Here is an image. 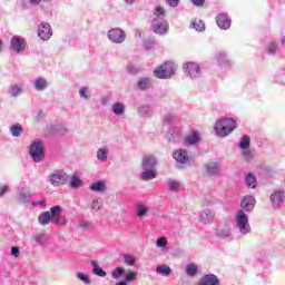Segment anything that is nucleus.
<instances>
[{
  "label": "nucleus",
  "instance_id": "obj_33",
  "mask_svg": "<svg viewBox=\"0 0 285 285\" xmlns=\"http://www.w3.org/2000/svg\"><path fill=\"white\" fill-rule=\"evenodd\" d=\"M138 90H148L150 88V78H140L137 82Z\"/></svg>",
  "mask_w": 285,
  "mask_h": 285
},
{
  "label": "nucleus",
  "instance_id": "obj_45",
  "mask_svg": "<svg viewBox=\"0 0 285 285\" xmlns=\"http://www.w3.org/2000/svg\"><path fill=\"white\" fill-rule=\"evenodd\" d=\"M168 245V239L166 237H159L156 240V246L158 248H166V246Z\"/></svg>",
  "mask_w": 285,
  "mask_h": 285
},
{
  "label": "nucleus",
  "instance_id": "obj_11",
  "mask_svg": "<svg viewBox=\"0 0 285 285\" xmlns=\"http://www.w3.org/2000/svg\"><path fill=\"white\" fill-rule=\"evenodd\" d=\"M52 222L56 226H66V220L61 219V206L57 205L50 208Z\"/></svg>",
  "mask_w": 285,
  "mask_h": 285
},
{
  "label": "nucleus",
  "instance_id": "obj_12",
  "mask_svg": "<svg viewBox=\"0 0 285 285\" xmlns=\"http://www.w3.org/2000/svg\"><path fill=\"white\" fill-rule=\"evenodd\" d=\"M216 23L220 30H228L230 28L232 20L226 13H219L216 17Z\"/></svg>",
  "mask_w": 285,
  "mask_h": 285
},
{
  "label": "nucleus",
  "instance_id": "obj_21",
  "mask_svg": "<svg viewBox=\"0 0 285 285\" xmlns=\"http://www.w3.org/2000/svg\"><path fill=\"white\" fill-rule=\"evenodd\" d=\"M10 97L17 98L19 95H23V83H12L9 87Z\"/></svg>",
  "mask_w": 285,
  "mask_h": 285
},
{
  "label": "nucleus",
  "instance_id": "obj_64",
  "mask_svg": "<svg viewBox=\"0 0 285 285\" xmlns=\"http://www.w3.org/2000/svg\"><path fill=\"white\" fill-rule=\"evenodd\" d=\"M282 43L285 45V37L282 38Z\"/></svg>",
  "mask_w": 285,
  "mask_h": 285
},
{
  "label": "nucleus",
  "instance_id": "obj_17",
  "mask_svg": "<svg viewBox=\"0 0 285 285\" xmlns=\"http://www.w3.org/2000/svg\"><path fill=\"white\" fill-rule=\"evenodd\" d=\"M142 170H155V166H157V158L155 156H145L142 158Z\"/></svg>",
  "mask_w": 285,
  "mask_h": 285
},
{
  "label": "nucleus",
  "instance_id": "obj_63",
  "mask_svg": "<svg viewBox=\"0 0 285 285\" xmlns=\"http://www.w3.org/2000/svg\"><path fill=\"white\" fill-rule=\"evenodd\" d=\"M80 226H81V227L88 226V222H81V223H80Z\"/></svg>",
  "mask_w": 285,
  "mask_h": 285
},
{
  "label": "nucleus",
  "instance_id": "obj_20",
  "mask_svg": "<svg viewBox=\"0 0 285 285\" xmlns=\"http://www.w3.org/2000/svg\"><path fill=\"white\" fill-rule=\"evenodd\" d=\"M206 173L209 177H217V175H219V165H217L216 161L207 163Z\"/></svg>",
  "mask_w": 285,
  "mask_h": 285
},
{
  "label": "nucleus",
  "instance_id": "obj_41",
  "mask_svg": "<svg viewBox=\"0 0 285 285\" xmlns=\"http://www.w3.org/2000/svg\"><path fill=\"white\" fill-rule=\"evenodd\" d=\"M136 213L137 216L141 219V217H145V215L148 213V207L139 204L136 206Z\"/></svg>",
  "mask_w": 285,
  "mask_h": 285
},
{
  "label": "nucleus",
  "instance_id": "obj_58",
  "mask_svg": "<svg viewBox=\"0 0 285 285\" xmlns=\"http://www.w3.org/2000/svg\"><path fill=\"white\" fill-rule=\"evenodd\" d=\"M11 255L13 257H19V247L17 246L11 247Z\"/></svg>",
  "mask_w": 285,
  "mask_h": 285
},
{
  "label": "nucleus",
  "instance_id": "obj_38",
  "mask_svg": "<svg viewBox=\"0 0 285 285\" xmlns=\"http://www.w3.org/2000/svg\"><path fill=\"white\" fill-rule=\"evenodd\" d=\"M216 237L219 239H227V237H230V228L217 229Z\"/></svg>",
  "mask_w": 285,
  "mask_h": 285
},
{
  "label": "nucleus",
  "instance_id": "obj_49",
  "mask_svg": "<svg viewBox=\"0 0 285 285\" xmlns=\"http://www.w3.org/2000/svg\"><path fill=\"white\" fill-rule=\"evenodd\" d=\"M267 52L268 55H275L277 52V45H275V42H271L267 46Z\"/></svg>",
  "mask_w": 285,
  "mask_h": 285
},
{
  "label": "nucleus",
  "instance_id": "obj_10",
  "mask_svg": "<svg viewBox=\"0 0 285 285\" xmlns=\"http://www.w3.org/2000/svg\"><path fill=\"white\" fill-rule=\"evenodd\" d=\"M173 157L177 164L184 165L190 161V156L186 149H176L173 153Z\"/></svg>",
  "mask_w": 285,
  "mask_h": 285
},
{
  "label": "nucleus",
  "instance_id": "obj_39",
  "mask_svg": "<svg viewBox=\"0 0 285 285\" xmlns=\"http://www.w3.org/2000/svg\"><path fill=\"white\" fill-rule=\"evenodd\" d=\"M247 148H250V137L245 135L242 137V139L239 141V149L246 150Z\"/></svg>",
  "mask_w": 285,
  "mask_h": 285
},
{
  "label": "nucleus",
  "instance_id": "obj_48",
  "mask_svg": "<svg viewBox=\"0 0 285 285\" xmlns=\"http://www.w3.org/2000/svg\"><path fill=\"white\" fill-rule=\"evenodd\" d=\"M77 277L78 279H80V282H83V284H90V276H88L87 274L78 273Z\"/></svg>",
  "mask_w": 285,
  "mask_h": 285
},
{
  "label": "nucleus",
  "instance_id": "obj_52",
  "mask_svg": "<svg viewBox=\"0 0 285 285\" xmlns=\"http://www.w3.org/2000/svg\"><path fill=\"white\" fill-rule=\"evenodd\" d=\"M155 43H156L155 39H148L145 41V48L150 50V48H153L155 46Z\"/></svg>",
  "mask_w": 285,
  "mask_h": 285
},
{
  "label": "nucleus",
  "instance_id": "obj_25",
  "mask_svg": "<svg viewBox=\"0 0 285 285\" xmlns=\"http://www.w3.org/2000/svg\"><path fill=\"white\" fill-rule=\"evenodd\" d=\"M167 187L170 193H179L181 190V181L169 178L167 180Z\"/></svg>",
  "mask_w": 285,
  "mask_h": 285
},
{
  "label": "nucleus",
  "instance_id": "obj_61",
  "mask_svg": "<svg viewBox=\"0 0 285 285\" xmlns=\"http://www.w3.org/2000/svg\"><path fill=\"white\" fill-rule=\"evenodd\" d=\"M136 1L137 0H124V3H126V6H134Z\"/></svg>",
  "mask_w": 285,
  "mask_h": 285
},
{
  "label": "nucleus",
  "instance_id": "obj_23",
  "mask_svg": "<svg viewBox=\"0 0 285 285\" xmlns=\"http://www.w3.org/2000/svg\"><path fill=\"white\" fill-rule=\"evenodd\" d=\"M111 111L117 117H121V115H126V105H124V102L117 101L111 106Z\"/></svg>",
  "mask_w": 285,
  "mask_h": 285
},
{
  "label": "nucleus",
  "instance_id": "obj_55",
  "mask_svg": "<svg viewBox=\"0 0 285 285\" xmlns=\"http://www.w3.org/2000/svg\"><path fill=\"white\" fill-rule=\"evenodd\" d=\"M170 8H177L179 6V0H166Z\"/></svg>",
  "mask_w": 285,
  "mask_h": 285
},
{
  "label": "nucleus",
  "instance_id": "obj_54",
  "mask_svg": "<svg viewBox=\"0 0 285 285\" xmlns=\"http://www.w3.org/2000/svg\"><path fill=\"white\" fill-rule=\"evenodd\" d=\"M33 239L37 242V244H43V234H36Z\"/></svg>",
  "mask_w": 285,
  "mask_h": 285
},
{
  "label": "nucleus",
  "instance_id": "obj_62",
  "mask_svg": "<svg viewBox=\"0 0 285 285\" xmlns=\"http://www.w3.org/2000/svg\"><path fill=\"white\" fill-rule=\"evenodd\" d=\"M116 285H128V283L124 279V281L116 283Z\"/></svg>",
  "mask_w": 285,
  "mask_h": 285
},
{
  "label": "nucleus",
  "instance_id": "obj_6",
  "mask_svg": "<svg viewBox=\"0 0 285 285\" xmlns=\"http://www.w3.org/2000/svg\"><path fill=\"white\" fill-rule=\"evenodd\" d=\"M68 179H70V176L62 169H56L48 176L49 184L56 188L65 186V184L68 183Z\"/></svg>",
  "mask_w": 285,
  "mask_h": 285
},
{
  "label": "nucleus",
  "instance_id": "obj_19",
  "mask_svg": "<svg viewBox=\"0 0 285 285\" xmlns=\"http://www.w3.org/2000/svg\"><path fill=\"white\" fill-rule=\"evenodd\" d=\"M31 197H32V194H30V191H26V189H23V188L18 189L17 202L19 204H28V202H30Z\"/></svg>",
  "mask_w": 285,
  "mask_h": 285
},
{
  "label": "nucleus",
  "instance_id": "obj_57",
  "mask_svg": "<svg viewBox=\"0 0 285 285\" xmlns=\"http://www.w3.org/2000/svg\"><path fill=\"white\" fill-rule=\"evenodd\" d=\"M191 3H194V6H197L198 8H202V6L206 3V0H191Z\"/></svg>",
  "mask_w": 285,
  "mask_h": 285
},
{
  "label": "nucleus",
  "instance_id": "obj_42",
  "mask_svg": "<svg viewBox=\"0 0 285 285\" xmlns=\"http://www.w3.org/2000/svg\"><path fill=\"white\" fill-rule=\"evenodd\" d=\"M101 208H104V200H101L100 198L94 199L91 203V209L97 212L101 210Z\"/></svg>",
  "mask_w": 285,
  "mask_h": 285
},
{
  "label": "nucleus",
  "instance_id": "obj_27",
  "mask_svg": "<svg viewBox=\"0 0 285 285\" xmlns=\"http://www.w3.org/2000/svg\"><path fill=\"white\" fill-rule=\"evenodd\" d=\"M89 188L94 191V193H104L106 191L107 187H106V181L104 180H98L96 183H92Z\"/></svg>",
  "mask_w": 285,
  "mask_h": 285
},
{
  "label": "nucleus",
  "instance_id": "obj_30",
  "mask_svg": "<svg viewBox=\"0 0 285 285\" xmlns=\"http://www.w3.org/2000/svg\"><path fill=\"white\" fill-rule=\"evenodd\" d=\"M137 112L140 117H150L153 115V107L149 105H141L138 107Z\"/></svg>",
  "mask_w": 285,
  "mask_h": 285
},
{
  "label": "nucleus",
  "instance_id": "obj_3",
  "mask_svg": "<svg viewBox=\"0 0 285 285\" xmlns=\"http://www.w3.org/2000/svg\"><path fill=\"white\" fill-rule=\"evenodd\" d=\"M29 155L36 164H40V161H43V159H46V149L43 146V140H33L29 147Z\"/></svg>",
  "mask_w": 285,
  "mask_h": 285
},
{
  "label": "nucleus",
  "instance_id": "obj_5",
  "mask_svg": "<svg viewBox=\"0 0 285 285\" xmlns=\"http://www.w3.org/2000/svg\"><path fill=\"white\" fill-rule=\"evenodd\" d=\"M235 224L240 235H248V233H250V223L248 222V215H246L244 209L236 212Z\"/></svg>",
  "mask_w": 285,
  "mask_h": 285
},
{
  "label": "nucleus",
  "instance_id": "obj_14",
  "mask_svg": "<svg viewBox=\"0 0 285 285\" xmlns=\"http://www.w3.org/2000/svg\"><path fill=\"white\" fill-rule=\"evenodd\" d=\"M255 196H244L240 200V208L247 213H250V210L255 208Z\"/></svg>",
  "mask_w": 285,
  "mask_h": 285
},
{
  "label": "nucleus",
  "instance_id": "obj_43",
  "mask_svg": "<svg viewBox=\"0 0 285 285\" xmlns=\"http://www.w3.org/2000/svg\"><path fill=\"white\" fill-rule=\"evenodd\" d=\"M126 273V269L124 267H117L111 272L112 279H119L121 275Z\"/></svg>",
  "mask_w": 285,
  "mask_h": 285
},
{
  "label": "nucleus",
  "instance_id": "obj_60",
  "mask_svg": "<svg viewBox=\"0 0 285 285\" xmlns=\"http://www.w3.org/2000/svg\"><path fill=\"white\" fill-rule=\"evenodd\" d=\"M32 206H43V207H46V200H40V202H37V203H32Z\"/></svg>",
  "mask_w": 285,
  "mask_h": 285
},
{
  "label": "nucleus",
  "instance_id": "obj_37",
  "mask_svg": "<svg viewBox=\"0 0 285 285\" xmlns=\"http://www.w3.org/2000/svg\"><path fill=\"white\" fill-rule=\"evenodd\" d=\"M82 184H83V180H81V178H79V176L72 175L70 177V187L71 188H81Z\"/></svg>",
  "mask_w": 285,
  "mask_h": 285
},
{
  "label": "nucleus",
  "instance_id": "obj_4",
  "mask_svg": "<svg viewBox=\"0 0 285 285\" xmlns=\"http://www.w3.org/2000/svg\"><path fill=\"white\" fill-rule=\"evenodd\" d=\"M177 70V65L173 61H167L154 70V77L157 79H170Z\"/></svg>",
  "mask_w": 285,
  "mask_h": 285
},
{
  "label": "nucleus",
  "instance_id": "obj_34",
  "mask_svg": "<svg viewBox=\"0 0 285 285\" xmlns=\"http://www.w3.org/2000/svg\"><path fill=\"white\" fill-rule=\"evenodd\" d=\"M91 266L94 267L92 269L94 275H97L98 277H106L107 275L106 271L99 267V265L97 264V261H91Z\"/></svg>",
  "mask_w": 285,
  "mask_h": 285
},
{
  "label": "nucleus",
  "instance_id": "obj_24",
  "mask_svg": "<svg viewBox=\"0 0 285 285\" xmlns=\"http://www.w3.org/2000/svg\"><path fill=\"white\" fill-rule=\"evenodd\" d=\"M52 222V214L50 212H43L38 217L40 226H48Z\"/></svg>",
  "mask_w": 285,
  "mask_h": 285
},
{
  "label": "nucleus",
  "instance_id": "obj_53",
  "mask_svg": "<svg viewBox=\"0 0 285 285\" xmlns=\"http://www.w3.org/2000/svg\"><path fill=\"white\" fill-rule=\"evenodd\" d=\"M10 191V187L8 185L0 186V197H3L6 193Z\"/></svg>",
  "mask_w": 285,
  "mask_h": 285
},
{
  "label": "nucleus",
  "instance_id": "obj_28",
  "mask_svg": "<svg viewBox=\"0 0 285 285\" xmlns=\"http://www.w3.org/2000/svg\"><path fill=\"white\" fill-rule=\"evenodd\" d=\"M145 171H142L140 174V179H142V181H150V179H155L157 177V173L155 171V169H144Z\"/></svg>",
  "mask_w": 285,
  "mask_h": 285
},
{
  "label": "nucleus",
  "instance_id": "obj_2",
  "mask_svg": "<svg viewBox=\"0 0 285 285\" xmlns=\"http://www.w3.org/2000/svg\"><path fill=\"white\" fill-rule=\"evenodd\" d=\"M237 128V121L233 118H222L215 125V131L218 137H228Z\"/></svg>",
  "mask_w": 285,
  "mask_h": 285
},
{
  "label": "nucleus",
  "instance_id": "obj_22",
  "mask_svg": "<svg viewBox=\"0 0 285 285\" xmlns=\"http://www.w3.org/2000/svg\"><path fill=\"white\" fill-rule=\"evenodd\" d=\"M48 86H49L48 80H46V78L43 77H39L33 81V88L38 92H43V90H46Z\"/></svg>",
  "mask_w": 285,
  "mask_h": 285
},
{
  "label": "nucleus",
  "instance_id": "obj_29",
  "mask_svg": "<svg viewBox=\"0 0 285 285\" xmlns=\"http://www.w3.org/2000/svg\"><path fill=\"white\" fill-rule=\"evenodd\" d=\"M245 184L247 188H256L257 187V177H255V174L249 173L245 176Z\"/></svg>",
  "mask_w": 285,
  "mask_h": 285
},
{
  "label": "nucleus",
  "instance_id": "obj_59",
  "mask_svg": "<svg viewBox=\"0 0 285 285\" xmlns=\"http://www.w3.org/2000/svg\"><path fill=\"white\" fill-rule=\"evenodd\" d=\"M41 1L43 3H48V1H52V0H30V3H32L33 6H39V3H41Z\"/></svg>",
  "mask_w": 285,
  "mask_h": 285
},
{
  "label": "nucleus",
  "instance_id": "obj_9",
  "mask_svg": "<svg viewBox=\"0 0 285 285\" xmlns=\"http://www.w3.org/2000/svg\"><path fill=\"white\" fill-rule=\"evenodd\" d=\"M38 37L42 41H48L52 37V27L48 22H41L38 27Z\"/></svg>",
  "mask_w": 285,
  "mask_h": 285
},
{
  "label": "nucleus",
  "instance_id": "obj_47",
  "mask_svg": "<svg viewBox=\"0 0 285 285\" xmlns=\"http://www.w3.org/2000/svg\"><path fill=\"white\" fill-rule=\"evenodd\" d=\"M124 262L127 264V266H135V263L137 262L134 256L125 255Z\"/></svg>",
  "mask_w": 285,
  "mask_h": 285
},
{
  "label": "nucleus",
  "instance_id": "obj_26",
  "mask_svg": "<svg viewBox=\"0 0 285 285\" xmlns=\"http://www.w3.org/2000/svg\"><path fill=\"white\" fill-rule=\"evenodd\" d=\"M199 139H200L199 132L194 131L185 138V146H195V144H197V141H199Z\"/></svg>",
  "mask_w": 285,
  "mask_h": 285
},
{
  "label": "nucleus",
  "instance_id": "obj_1",
  "mask_svg": "<svg viewBox=\"0 0 285 285\" xmlns=\"http://www.w3.org/2000/svg\"><path fill=\"white\" fill-rule=\"evenodd\" d=\"M166 10H164V7H156L154 9V18L151 20V30L155 32V35H159L160 37H164V35H168V30L170 26L168 24V21L165 20Z\"/></svg>",
  "mask_w": 285,
  "mask_h": 285
},
{
  "label": "nucleus",
  "instance_id": "obj_46",
  "mask_svg": "<svg viewBox=\"0 0 285 285\" xmlns=\"http://www.w3.org/2000/svg\"><path fill=\"white\" fill-rule=\"evenodd\" d=\"M88 87H81L79 90V96L81 97V99L88 101V99H90V95H88Z\"/></svg>",
  "mask_w": 285,
  "mask_h": 285
},
{
  "label": "nucleus",
  "instance_id": "obj_40",
  "mask_svg": "<svg viewBox=\"0 0 285 285\" xmlns=\"http://www.w3.org/2000/svg\"><path fill=\"white\" fill-rule=\"evenodd\" d=\"M186 275H188L189 277H195L197 275V265L195 264H188L186 266Z\"/></svg>",
  "mask_w": 285,
  "mask_h": 285
},
{
  "label": "nucleus",
  "instance_id": "obj_31",
  "mask_svg": "<svg viewBox=\"0 0 285 285\" xmlns=\"http://www.w3.org/2000/svg\"><path fill=\"white\" fill-rule=\"evenodd\" d=\"M108 147H102L97 150V159L98 161H108Z\"/></svg>",
  "mask_w": 285,
  "mask_h": 285
},
{
  "label": "nucleus",
  "instance_id": "obj_18",
  "mask_svg": "<svg viewBox=\"0 0 285 285\" xmlns=\"http://www.w3.org/2000/svg\"><path fill=\"white\" fill-rule=\"evenodd\" d=\"M199 219L202 224H210L215 219V212L210 209H204L199 214Z\"/></svg>",
  "mask_w": 285,
  "mask_h": 285
},
{
  "label": "nucleus",
  "instance_id": "obj_36",
  "mask_svg": "<svg viewBox=\"0 0 285 285\" xmlns=\"http://www.w3.org/2000/svg\"><path fill=\"white\" fill-rule=\"evenodd\" d=\"M10 132L12 137H21V135L23 134V127H21V125L19 124L12 125L10 127Z\"/></svg>",
  "mask_w": 285,
  "mask_h": 285
},
{
  "label": "nucleus",
  "instance_id": "obj_32",
  "mask_svg": "<svg viewBox=\"0 0 285 285\" xmlns=\"http://www.w3.org/2000/svg\"><path fill=\"white\" fill-rule=\"evenodd\" d=\"M157 275H164L165 277H168L170 273H173V269L168 265H158L156 267Z\"/></svg>",
  "mask_w": 285,
  "mask_h": 285
},
{
  "label": "nucleus",
  "instance_id": "obj_15",
  "mask_svg": "<svg viewBox=\"0 0 285 285\" xmlns=\"http://www.w3.org/2000/svg\"><path fill=\"white\" fill-rule=\"evenodd\" d=\"M11 49L13 52H23V50H26V40L20 37H13L11 39Z\"/></svg>",
  "mask_w": 285,
  "mask_h": 285
},
{
  "label": "nucleus",
  "instance_id": "obj_44",
  "mask_svg": "<svg viewBox=\"0 0 285 285\" xmlns=\"http://www.w3.org/2000/svg\"><path fill=\"white\" fill-rule=\"evenodd\" d=\"M216 59L219 66H224V63L228 62V56H226V52H218Z\"/></svg>",
  "mask_w": 285,
  "mask_h": 285
},
{
  "label": "nucleus",
  "instance_id": "obj_56",
  "mask_svg": "<svg viewBox=\"0 0 285 285\" xmlns=\"http://www.w3.org/2000/svg\"><path fill=\"white\" fill-rule=\"evenodd\" d=\"M101 106H107V104H110V96H104L100 98Z\"/></svg>",
  "mask_w": 285,
  "mask_h": 285
},
{
  "label": "nucleus",
  "instance_id": "obj_50",
  "mask_svg": "<svg viewBox=\"0 0 285 285\" xmlns=\"http://www.w3.org/2000/svg\"><path fill=\"white\" fill-rule=\"evenodd\" d=\"M135 277H137V273L135 272H129L127 273L125 281L128 284V282H132L135 279Z\"/></svg>",
  "mask_w": 285,
  "mask_h": 285
},
{
  "label": "nucleus",
  "instance_id": "obj_7",
  "mask_svg": "<svg viewBox=\"0 0 285 285\" xmlns=\"http://www.w3.org/2000/svg\"><path fill=\"white\" fill-rule=\"evenodd\" d=\"M184 72L189 79H199L202 77V67L197 62L189 61L184 65Z\"/></svg>",
  "mask_w": 285,
  "mask_h": 285
},
{
  "label": "nucleus",
  "instance_id": "obj_13",
  "mask_svg": "<svg viewBox=\"0 0 285 285\" xmlns=\"http://www.w3.org/2000/svg\"><path fill=\"white\" fill-rule=\"evenodd\" d=\"M274 208H279L284 204L285 195L284 190H276L269 197Z\"/></svg>",
  "mask_w": 285,
  "mask_h": 285
},
{
  "label": "nucleus",
  "instance_id": "obj_8",
  "mask_svg": "<svg viewBox=\"0 0 285 285\" xmlns=\"http://www.w3.org/2000/svg\"><path fill=\"white\" fill-rule=\"evenodd\" d=\"M107 37L112 43H124L126 41V32L121 28L110 29Z\"/></svg>",
  "mask_w": 285,
  "mask_h": 285
},
{
  "label": "nucleus",
  "instance_id": "obj_16",
  "mask_svg": "<svg viewBox=\"0 0 285 285\" xmlns=\"http://www.w3.org/2000/svg\"><path fill=\"white\" fill-rule=\"evenodd\" d=\"M198 285H220V283L217 275L206 274L199 279Z\"/></svg>",
  "mask_w": 285,
  "mask_h": 285
},
{
  "label": "nucleus",
  "instance_id": "obj_35",
  "mask_svg": "<svg viewBox=\"0 0 285 285\" xmlns=\"http://www.w3.org/2000/svg\"><path fill=\"white\" fill-rule=\"evenodd\" d=\"M190 28H195L197 32H204L206 30V23L203 20H194L190 23Z\"/></svg>",
  "mask_w": 285,
  "mask_h": 285
},
{
  "label": "nucleus",
  "instance_id": "obj_51",
  "mask_svg": "<svg viewBox=\"0 0 285 285\" xmlns=\"http://www.w3.org/2000/svg\"><path fill=\"white\" fill-rule=\"evenodd\" d=\"M243 157H245V159H247V161H250V159H253V153L250 150L247 149H243Z\"/></svg>",
  "mask_w": 285,
  "mask_h": 285
}]
</instances>
